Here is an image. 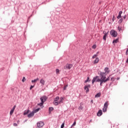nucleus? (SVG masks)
Segmentation results:
<instances>
[{
  "label": "nucleus",
  "instance_id": "f257e3e1",
  "mask_svg": "<svg viewBox=\"0 0 128 128\" xmlns=\"http://www.w3.org/2000/svg\"><path fill=\"white\" fill-rule=\"evenodd\" d=\"M100 78L98 76H96V77L94 78L93 80H92V84H94L95 82H100V86H102V84L110 80V77H108L106 78V73H104V72H101L100 74Z\"/></svg>",
  "mask_w": 128,
  "mask_h": 128
},
{
  "label": "nucleus",
  "instance_id": "f03ea898",
  "mask_svg": "<svg viewBox=\"0 0 128 128\" xmlns=\"http://www.w3.org/2000/svg\"><path fill=\"white\" fill-rule=\"evenodd\" d=\"M40 100H41V103L39 104L38 106H44V102H46V100H48V98L46 96H43L40 98Z\"/></svg>",
  "mask_w": 128,
  "mask_h": 128
},
{
  "label": "nucleus",
  "instance_id": "7ed1b4c3",
  "mask_svg": "<svg viewBox=\"0 0 128 128\" xmlns=\"http://www.w3.org/2000/svg\"><path fill=\"white\" fill-rule=\"evenodd\" d=\"M72 68V64H68L64 66V70H70Z\"/></svg>",
  "mask_w": 128,
  "mask_h": 128
},
{
  "label": "nucleus",
  "instance_id": "20e7f679",
  "mask_svg": "<svg viewBox=\"0 0 128 128\" xmlns=\"http://www.w3.org/2000/svg\"><path fill=\"white\" fill-rule=\"evenodd\" d=\"M110 34L112 36H114V38H116L118 36V32H116L114 30H111Z\"/></svg>",
  "mask_w": 128,
  "mask_h": 128
},
{
  "label": "nucleus",
  "instance_id": "39448f33",
  "mask_svg": "<svg viewBox=\"0 0 128 128\" xmlns=\"http://www.w3.org/2000/svg\"><path fill=\"white\" fill-rule=\"evenodd\" d=\"M108 102L104 103V107L102 108L103 112H106V110H108Z\"/></svg>",
  "mask_w": 128,
  "mask_h": 128
},
{
  "label": "nucleus",
  "instance_id": "423d86ee",
  "mask_svg": "<svg viewBox=\"0 0 128 128\" xmlns=\"http://www.w3.org/2000/svg\"><path fill=\"white\" fill-rule=\"evenodd\" d=\"M43 126H44V123L42 122H39L37 123V128H42Z\"/></svg>",
  "mask_w": 128,
  "mask_h": 128
},
{
  "label": "nucleus",
  "instance_id": "0eeeda50",
  "mask_svg": "<svg viewBox=\"0 0 128 128\" xmlns=\"http://www.w3.org/2000/svg\"><path fill=\"white\" fill-rule=\"evenodd\" d=\"M16 106H14L13 108L10 111V116H12V114H14V110H16Z\"/></svg>",
  "mask_w": 128,
  "mask_h": 128
},
{
  "label": "nucleus",
  "instance_id": "6e6552de",
  "mask_svg": "<svg viewBox=\"0 0 128 128\" xmlns=\"http://www.w3.org/2000/svg\"><path fill=\"white\" fill-rule=\"evenodd\" d=\"M90 88V85H88V86H84V90H86V92H88L90 91L88 88Z\"/></svg>",
  "mask_w": 128,
  "mask_h": 128
},
{
  "label": "nucleus",
  "instance_id": "1a4fd4ad",
  "mask_svg": "<svg viewBox=\"0 0 128 128\" xmlns=\"http://www.w3.org/2000/svg\"><path fill=\"white\" fill-rule=\"evenodd\" d=\"M34 116V113L33 112V111L31 112H30L29 114L28 115V118H32Z\"/></svg>",
  "mask_w": 128,
  "mask_h": 128
},
{
  "label": "nucleus",
  "instance_id": "9d476101",
  "mask_svg": "<svg viewBox=\"0 0 128 128\" xmlns=\"http://www.w3.org/2000/svg\"><path fill=\"white\" fill-rule=\"evenodd\" d=\"M60 100L58 102V104H62L64 102V98L60 97V98H59Z\"/></svg>",
  "mask_w": 128,
  "mask_h": 128
},
{
  "label": "nucleus",
  "instance_id": "9b49d317",
  "mask_svg": "<svg viewBox=\"0 0 128 128\" xmlns=\"http://www.w3.org/2000/svg\"><path fill=\"white\" fill-rule=\"evenodd\" d=\"M40 84H41L42 86H44V84H46V81L44 78H41L40 80Z\"/></svg>",
  "mask_w": 128,
  "mask_h": 128
},
{
  "label": "nucleus",
  "instance_id": "f8f14e48",
  "mask_svg": "<svg viewBox=\"0 0 128 128\" xmlns=\"http://www.w3.org/2000/svg\"><path fill=\"white\" fill-rule=\"evenodd\" d=\"M103 34H104L103 36V40H106V36H108V32L104 33V32Z\"/></svg>",
  "mask_w": 128,
  "mask_h": 128
},
{
  "label": "nucleus",
  "instance_id": "ddd939ff",
  "mask_svg": "<svg viewBox=\"0 0 128 128\" xmlns=\"http://www.w3.org/2000/svg\"><path fill=\"white\" fill-rule=\"evenodd\" d=\"M102 111L101 110H99L98 112V113H97V116H102Z\"/></svg>",
  "mask_w": 128,
  "mask_h": 128
},
{
  "label": "nucleus",
  "instance_id": "4468645a",
  "mask_svg": "<svg viewBox=\"0 0 128 128\" xmlns=\"http://www.w3.org/2000/svg\"><path fill=\"white\" fill-rule=\"evenodd\" d=\"M104 71H105V72H104V74H109L110 70L108 69V68H104Z\"/></svg>",
  "mask_w": 128,
  "mask_h": 128
},
{
  "label": "nucleus",
  "instance_id": "2eb2a0df",
  "mask_svg": "<svg viewBox=\"0 0 128 128\" xmlns=\"http://www.w3.org/2000/svg\"><path fill=\"white\" fill-rule=\"evenodd\" d=\"M122 11H120L118 13V15L117 17V18H118V20H120V18H122Z\"/></svg>",
  "mask_w": 128,
  "mask_h": 128
},
{
  "label": "nucleus",
  "instance_id": "dca6fc26",
  "mask_svg": "<svg viewBox=\"0 0 128 128\" xmlns=\"http://www.w3.org/2000/svg\"><path fill=\"white\" fill-rule=\"evenodd\" d=\"M100 60L98 59V58H96L94 61V64H98V62Z\"/></svg>",
  "mask_w": 128,
  "mask_h": 128
},
{
  "label": "nucleus",
  "instance_id": "f3484780",
  "mask_svg": "<svg viewBox=\"0 0 128 128\" xmlns=\"http://www.w3.org/2000/svg\"><path fill=\"white\" fill-rule=\"evenodd\" d=\"M28 114H30V110H26L24 112V116H26V115Z\"/></svg>",
  "mask_w": 128,
  "mask_h": 128
},
{
  "label": "nucleus",
  "instance_id": "a211bd4d",
  "mask_svg": "<svg viewBox=\"0 0 128 128\" xmlns=\"http://www.w3.org/2000/svg\"><path fill=\"white\" fill-rule=\"evenodd\" d=\"M53 103L54 106H58V100H54Z\"/></svg>",
  "mask_w": 128,
  "mask_h": 128
},
{
  "label": "nucleus",
  "instance_id": "6ab92c4d",
  "mask_svg": "<svg viewBox=\"0 0 128 128\" xmlns=\"http://www.w3.org/2000/svg\"><path fill=\"white\" fill-rule=\"evenodd\" d=\"M118 30H119V32H122L124 30V28L118 26Z\"/></svg>",
  "mask_w": 128,
  "mask_h": 128
},
{
  "label": "nucleus",
  "instance_id": "aec40b11",
  "mask_svg": "<svg viewBox=\"0 0 128 128\" xmlns=\"http://www.w3.org/2000/svg\"><path fill=\"white\" fill-rule=\"evenodd\" d=\"M38 80H40V78H37L36 79H34V80H32V82H38Z\"/></svg>",
  "mask_w": 128,
  "mask_h": 128
},
{
  "label": "nucleus",
  "instance_id": "412c9836",
  "mask_svg": "<svg viewBox=\"0 0 128 128\" xmlns=\"http://www.w3.org/2000/svg\"><path fill=\"white\" fill-rule=\"evenodd\" d=\"M101 96L100 92L96 94L95 95V98H100Z\"/></svg>",
  "mask_w": 128,
  "mask_h": 128
},
{
  "label": "nucleus",
  "instance_id": "4be33fe9",
  "mask_svg": "<svg viewBox=\"0 0 128 128\" xmlns=\"http://www.w3.org/2000/svg\"><path fill=\"white\" fill-rule=\"evenodd\" d=\"M112 42L113 44H118V38L114 40Z\"/></svg>",
  "mask_w": 128,
  "mask_h": 128
},
{
  "label": "nucleus",
  "instance_id": "5701e85b",
  "mask_svg": "<svg viewBox=\"0 0 128 128\" xmlns=\"http://www.w3.org/2000/svg\"><path fill=\"white\" fill-rule=\"evenodd\" d=\"M40 110V108H38L33 110V112H34V114H36V113L38 112V110Z\"/></svg>",
  "mask_w": 128,
  "mask_h": 128
},
{
  "label": "nucleus",
  "instance_id": "b1692460",
  "mask_svg": "<svg viewBox=\"0 0 128 128\" xmlns=\"http://www.w3.org/2000/svg\"><path fill=\"white\" fill-rule=\"evenodd\" d=\"M52 110H54V108L52 107H50L49 108V112H52Z\"/></svg>",
  "mask_w": 128,
  "mask_h": 128
},
{
  "label": "nucleus",
  "instance_id": "393cba45",
  "mask_svg": "<svg viewBox=\"0 0 128 128\" xmlns=\"http://www.w3.org/2000/svg\"><path fill=\"white\" fill-rule=\"evenodd\" d=\"M96 54H94V55L92 57V58H96V56H98V52H97Z\"/></svg>",
  "mask_w": 128,
  "mask_h": 128
},
{
  "label": "nucleus",
  "instance_id": "a878e982",
  "mask_svg": "<svg viewBox=\"0 0 128 128\" xmlns=\"http://www.w3.org/2000/svg\"><path fill=\"white\" fill-rule=\"evenodd\" d=\"M60 100V97H58V96H56V97L54 98V100Z\"/></svg>",
  "mask_w": 128,
  "mask_h": 128
},
{
  "label": "nucleus",
  "instance_id": "bb28decb",
  "mask_svg": "<svg viewBox=\"0 0 128 128\" xmlns=\"http://www.w3.org/2000/svg\"><path fill=\"white\" fill-rule=\"evenodd\" d=\"M56 74H60V70L56 69Z\"/></svg>",
  "mask_w": 128,
  "mask_h": 128
},
{
  "label": "nucleus",
  "instance_id": "cd10ccee",
  "mask_svg": "<svg viewBox=\"0 0 128 128\" xmlns=\"http://www.w3.org/2000/svg\"><path fill=\"white\" fill-rule=\"evenodd\" d=\"M76 122L75 121V122H74V124L71 126V128H72V126H76Z\"/></svg>",
  "mask_w": 128,
  "mask_h": 128
},
{
  "label": "nucleus",
  "instance_id": "c85d7f7f",
  "mask_svg": "<svg viewBox=\"0 0 128 128\" xmlns=\"http://www.w3.org/2000/svg\"><path fill=\"white\" fill-rule=\"evenodd\" d=\"M22 82H26V77H23Z\"/></svg>",
  "mask_w": 128,
  "mask_h": 128
},
{
  "label": "nucleus",
  "instance_id": "c756f323",
  "mask_svg": "<svg viewBox=\"0 0 128 128\" xmlns=\"http://www.w3.org/2000/svg\"><path fill=\"white\" fill-rule=\"evenodd\" d=\"M64 128V122L61 126V128Z\"/></svg>",
  "mask_w": 128,
  "mask_h": 128
},
{
  "label": "nucleus",
  "instance_id": "7c9ffc66",
  "mask_svg": "<svg viewBox=\"0 0 128 128\" xmlns=\"http://www.w3.org/2000/svg\"><path fill=\"white\" fill-rule=\"evenodd\" d=\"M88 80H90V78H88L87 80L85 81V82H88Z\"/></svg>",
  "mask_w": 128,
  "mask_h": 128
},
{
  "label": "nucleus",
  "instance_id": "2f4dec72",
  "mask_svg": "<svg viewBox=\"0 0 128 128\" xmlns=\"http://www.w3.org/2000/svg\"><path fill=\"white\" fill-rule=\"evenodd\" d=\"M34 86H31L30 87V90H32L33 88L34 87Z\"/></svg>",
  "mask_w": 128,
  "mask_h": 128
},
{
  "label": "nucleus",
  "instance_id": "473e14b6",
  "mask_svg": "<svg viewBox=\"0 0 128 128\" xmlns=\"http://www.w3.org/2000/svg\"><path fill=\"white\" fill-rule=\"evenodd\" d=\"M14 126H18V124H16V123H14Z\"/></svg>",
  "mask_w": 128,
  "mask_h": 128
},
{
  "label": "nucleus",
  "instance_id": "72a5a7b5",
  "mask_svg": "<svg viewBox=\"0 0 128 128\" xmlns=\"http://www.w3.org/2000/svg\"><path fill=\"white\" fill-rule=\"evenodd\" d=\"M96 48V45H94L92 46V48Z\"/></svg>",
  "mask_w": 128,
  "mask_h": 128
},
{
  "label": "nucleus",
  "instance_id": "f704fd0d",
  "mask_svg": "<svg viewBox=\"0 0 128 128\" xmlns=\"http://www.w3.org/2000/svg\"><path fill=\"white\" fill-rule=\"evenodd\" d=\"M126 16H124V20H126Z\"/></svg>",
  "mask_w": 128,
  "mask_h": 128
},
{
  "label": "nucleus",
  "instance_id": "c9c22d12",
  "mask_svg": "<svg viewBox=\"0 0 128 128\" xmlns=\"http://www.w3.org/2000/svg\"><path fill=\"white\" fill-rule=\"evenodd\" d=\"M120 22H122V19H120Z\"/></svg>",
  "mask_w": 128,
  "mask_h": 128
},
{
  "label": "nucleus",
  "instance_id": "e433bc0d",
  "mask_svg": "<svg viewBox=\"0 0 128 128\" xmlns=\"http://www.w3.org/2000/svg\"><path fill=\"white\" fill-rule=\"evenodd\" d=\"M126 56H128V52H126Z\"/></svg>",
  "mask_w": 128,
  "mask_h": 128
},
{
  "label": "nucleus",
  "instance_id": "4c0bfd02",
  "mask_svg": "<svg viewBox=\"0 0 128 128\" xmlns=\"http://www.w3.org/2000/svg\"><path fill=\"white\" fill-rule=\"evenodd\" d=\"M114 16H113V18H112V19L113 22H114Z\"/></svg>",
  "mask_w": 128,
  "mask_h": 128
},
{
  "label": "nucleus",
  "instance_id": "58836bf2",
  "mask_svg": "<svg viewBox=\"0 0 128 128\" xmlns=\"http://www.w3.org/2000/svg\"><path fill=\"white\" fill-rule=\"evenodd\" d=\"M17 122H18V124H20V120H18V121Z\"/></svg>",
  "mask_w": 128,
  "mask_h": 128
},
{
  "label": "nucleus",
  "instance_id": "ea45409f",
  "mask_svg": "<svg viewBox=\"0 0 128 128\" xmlns=\"http://www.w3.org/2000/svg\"><path fill=\"white\" fill-rule=\"evenodd\" d=\"M127 52H128V48H126V51Z\"/></svg>",
  "mask_w": 128,
  "mask_h": 128
},
{
  "label": "nucleus",
  "instance_id": "a19ab883",
  "mask_svg": "<svg viewBox=\"0 0 128 128\" xmlns=\"http://www.w3.org/2000/svg\"><path fill=\"white\" fill-rule=\"evenodd\" d=\"M92 102V101H91Z\"/></svg>",
  "mask_w": 128,
  "mask_h": 128
},
{
  "label": "nucleus",
  "instance_id": "79ce46f5",
  "mask_svg": "<svg viewBox=\"0 0 128 128\" xmlns=\"http://www.w3.org/2000/svg\"><path fill=\"white\" fill-rule=\"evenodd\" d=\"M92 102V101H91Z\"/></svg>",
  "mask_w": 128,
  "mask_h": 128
}]
</instances>
